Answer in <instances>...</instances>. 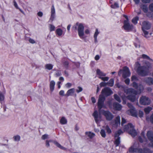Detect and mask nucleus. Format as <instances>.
<instances>
[{"label":"nucleus","instance_id":"ddd939ff","mask_svg":"<svg viewBox=\"0 0 153 153\" xmlns=\"http://www.w3.org/2000/svg\"><path fill=\"white\" fill-rule=\"evenodd\" d=\"M123 29L129 31L131 30L133 28V26L132 25H131L128 21H125L123 22Z\"/></svg>","mask_w":153,"mask_h":153},{"label":"nucleus","instance_id":"20e7f679","mask_svg":"<svg viewBox=\"0 0 153 153\" xmlns=\"http://www.w3.org/2000/svg\"><path fill=\"white\" fill-rule=\"evenodd\" d=\"M126 91L127 93L129 94L127 96L128 99L131 102L135 101L136 100V95L137 94V91L132 88L128 89Z\"/></svg>","mask_w":153,"mask_h":153},{"label":"nucleus","instance_id":"6e6d98bb","mask_svg":"<svg viewBox=\"0 0 153 153\" xmlns=\"http://www.w3.org/2000/svg\"><path fill=\"white\" fill-rule=\"evenodd\" d=\"M124 82L126 85H128L130 83V80L129 78H127L125 80Z\"/></svg>","mask_w":153,"mask_h":153},{"label":"nucleus","instance_id":"2f4dec72","mask_svg":"<svg viewBox=\"0 0 153 153\" xmlns=\"http://www.w3.org/2000/svg\"><path fill=\"white\" fill-rule=\"evenodd\" d=\"M45 68L48 70H51L52 69L53 65L51 64H47L45 66Z\"/></svg>","mask_w":153,"mask_h":153},{"label":"nucleus","instance_id":"0eeeda50","mask_svg":"<svg viewBox=\"0 0 153 153\" xmlns=\"http://www.w3.org/2000/svg\"><path fill=\"white\" fill-rule=\"evenodd\" d=\"M105 100V98L103 95H100L98 100L97 107L99 111L100 112L101 110V109L104 107V101Z\"/></svg>","mask_w":153,"mask_h":153},{"label":"nucleus","instance_id":"ea45409f","mask_svg":"<svg viewBox=\"0 0 153 153\" xmlns=\"http://www.w3.org/2000/svg\"><path fill=\"white\" fill-rule=\"evenodd\" d=\"M111 7L114 9H115L118 8L119 7L118 4L117 3H115L114 4H111Z\"/></svg>","mask_w":153,"mask_h":153},{"label":"nucleus","instance_id":"79ce46f5","mask_svg":"<svg viewBox=\"0 0 153 153\" xmlns=\"http://www.w3.org/2000/svg\"><path fill=\"white\" fill-rule=\"evenodd\" d=\"M105 129L107 133L108 134H109L111 133V130L108 126H106Z\"/></svg>","mask_w":153,"mask_h":153},{"label":"nucleus","instance_id":"774afa93","mask_svg":"<svg viewBox=\"0 0 153 153\" xmlns=\"http://www.w3.org/2000/svg\"><path fill=\"white\" fill-rule=\"evenodd\" d=\"M37 15L39 17H42L43 16V13L42 12L39 11L37 13Z\"/></svg>","mask_w":153,"mask_h":153},{"label":"nucleus","instance_id":"680f3d73","mask_svg":"<svg viewBox=\"0 0 153 153\" xmlns=\"http://www.w3.org/2000/svg\"><path fill=\"white\" fill-rule=\"evenodd\" d=\"M13 2L14 3V6L17 9H19V8L18 7V6L17 5V4L16 2V1H15V0H14Z\"/></svg>","mask_w":153,"mask_h":153},{"label":"nucleus","instance_id":"de8ad7c7","mask_svg":"<svg viewBox=\"0 0 153 153\" xmlns=\"http://www.w3.org/2000/svg\"><path fill=\"white\" fill-rule=\"evenodd\" d=\"M149 9L152 12H153V3L150 4L149 6Z\"/></svg>","mask_w":153,"mask_h":153},{"label":"nucleus","instance_id":"a878e982","mask_svg":"<svg viewBox=\"0 0 153 153\" xmlns=\"http://www.w3.org/2000/svg\"><path fill=\"white\" fill-rule=\"evenodd\" d=\"M60 123L62 125H64L67 124V119L65 117H62L60 121Z\"/></svg>","mask_w":153,"mask_h":153},{"label":"nucleus","instance_id":"58836bf2","mask_svg":"<svg viewBox=\"0 0 153 153\" xmlns=\"http://www.w3.org/2000/svg\"><path fill=\"white\" fill-rule=\"evenodd\" d=\"M98 78L101 79L103 81H108L109 79V77L108 76H106L105 77L100 76L98 77Z\"/></svg>","mask_w":153,"mask_h":153},{"label":"nucleus","instance_id":"f8f14e48","mask_svg":"<svg viewBox=\"0 0 153 153\" xmlns=\"http://www.w3.org/2000/svg\"><path fill=\"white\" fill-rule=\"evenodd\" d=\"M131 74L127 66L123 67V72L122 77L124 79L129 77Z\"/></svg>","mask_w":153,"mask_h":153},{"label":"nucleus","instance_id":"dca6fc26","mask_svg":"<svg viewBox=\"0 0 153 153\" xmlns=\"http://www.w3.org/2000/svg\"><path fill=\"white\" fill-rule=\"evenodd\" d=\"M144 82L148 85H153V78L150 77H146L144 79Z\"/></svg>","mask_w":153,"mask_h":153},{"label":"nucleus","instance_id":"6ab92c4d","mask_svg":"<svg viewBox=\"0 0 153 153\" xmlns=\"http://www.w3.org/2000/svg\"><path fill=\"white\" fill-rule=\"evenodd\" d=\"M129 111L131 116L135 117H137V114L135 108L130 109Z\"/></svg>","mask_w":153,"mask_h":153},{"label":"nucleus","instance_id":"412c9836","mask_svg":"<svg viewBox=\"0 0 153 153\" xmlns=\"http://www.w3.org/2000/svg\"><path fill=\"white\" fill-rule=\"evenodd\" d=\"M136 89L137 90V93L140 94L143 91L144 87L142 84H140L138 85V88Z\"/></svg>","mask_w":153,"mask_h":153},{"label":"nucleus","instance_id":"f3484780","mask_svg":"<svg viewBox=\"0 0 153 153\" xmlns=\"http://www.w3.org/2000/svg\"><path fill=\"white\" fill-rule=\"evenodd\" d=\"M113 106L114 109L115 110L120 111L122 109L121 105L117 102L114 103Z\"/></svg>","mask_w":153,"mask_h":153},{"label":"nucleus","instance_id":"473e14b6","mask_svg":"<svg viewBox=\"0 0 153 153\" xmlns=\"http://www.w3.org/2000/svg\"><path fill=\"white\" fill-rule=\"evenodd\" d=\"M141 8L144 12L146 13L148 11V9L146 5L143 4L141 6Z\"/></svg>","mask_w":153,"mask_h":153},{"label":"nucleus","instance_id":"b1692460","mask_svg":"<svg viewBox=\"0 0 153 153\" xmlns=\"http://www.w3.org/2000/svg\"><path fill=\"white\" fill-rule=\"evenodd\" d=\"M115 124L116 126H117L118 125L120 124V117L119 116H117L115 120Z\"/></svg>","mask_w":153,"mask_h":153},{"label":"nucleus","instance_id":"c03bdc74","mask_svg":"<svg viewBox=\"0 0 153 153\" xmlns=\"http://www.w3.org/2000/svg\"><path fill=\"white\" fill-rule=\"evenodd\" d=\"M138 79L137 77L135 75H133L131 77V80L132 81H137Z\"/></svg>","mask_w":153,"mask_h":153},{"label":"nucleus","instance_id":"a211bd4d","mask_svg":"<svg viewBox=\"0 0 153 153\" xmlns=\"http://www.w3.org/2000/svg\"><path fill=\"white\" fill-rule=\"evenodd\" d=\"M92 116L94 117V120L96 123H97L98 122V118L99 115L98 112L97 110H95L94 111L92 114Z\"/></svg>","mask_w":153,"mask_h":153},{"label":"nucleus","instance_id":"f257e3e1","mask_svg":"<svg viewBox=\"0 0 153 153\" xmlns=\"http://www.w3.org/2000/svg\"><path fill=\"white\" fill-rule=\"evenodd\" d=\"M151 67V64L149 62L146 66H138L137 70V72L138 74L142 76H147L149 72V69Z\"/></svg>","mask_w":153,"mask_h":153},{"label":"nucleus","instance_id":"c9c22d12","mask_svg":"<svg viewBox=\"0 0 153 153\" xmlns=\"http://www.w3.org/2000/svg\"><path fill=\"white\" fill-rule=\"evenodd\" d=\"M100 134L102 137H106V133L105 131L103 129H102L100 132Z\"/></svg>","mask_w":153,"mask_h":153},{"label":"nucleus","instance_id":"864d4df0","mask_svg":"<svg viewBox=\"0 0 153 153\" xmlns=\"http://www.w3.org/2000/svg\"><path fill=\"white\" fill-rule=\"evenodd\" d=\"M141 1L143 3L146 4L149 3L151 2V0H141Z\"/></svg>","mask_w":153,"mask_h":153},{"label":"nucleus","instance_id":"4c0bfd02","mask_svg":"<svg viewBox=\"0 0 153 153\" xmlns=\"http://www.w3.org/2000/svg\"><path fill=\"white\" fill-rule=\"evenodd\" d=\"M50 31V32H51L55 30V27L54 25L52 24H50L49 25Z\"/></svg>","mask_w":153,"mask_h":153},{"label":"nucleus","instance_id":"e433bc0d","mask_svg":"<svg viewBox=\"0 0 153 153\" xmlns=\"http://www.w3.org/2000/svg\"><path fill=\"white\" fill-rule=\"evenodd\" d=\"M142 57L144 59H146L150 61L152 60V59H151L149 56L145 54H142Z\"/></svg>","mask_w":153,"mask_h":153},{"label":"nucleus","instance_id":"9b49d317","mask_svg":"<svg viewBox=\"0 0 153 153\" xmlns=\"http://www.w3.org/2000/svg\"><path fill=\"white\" fill-rule=\"evenodd\" d=\"M146 136L148 139L150 141L149 143L150 146L153 148V132L151 131H148L146 133Z\"/></svg>","mask_w":153,"mask_h":153},{"label":"nucleus","instance_id":"c85d7f7f","mask_svg":"<svg viewBox=\"0 0 153 153\" xmlns=\"http://www.w3.org/2000/svg\"><path fill=\"white\" fill-rule=\"evenodd\" d=\"M53 143L57 147L60 148V149L63 150H65L66 149L65 147L62 146L56 141H54Z\"/></svg>","mask_w":153,"mask_h":153},{"label":"nucleus","instance_id":"5fc2aeb1","mask_svg":"<svg viewBox=\"0 0 153 153\" xmlns=\"http://www.w3.org/2000/svg\"><path fill=\"white\" fill-rule=\"evenodd\" d=\"M78 88L79 89H77L76 91L77 93H79L82 91V88L80 86H78Z\"/></svg>","mask_w":153,"mask_h":153},{"label":"nucleus","instance_id":"e2e57ef3","mask_svg":"<svg viewBox=\"0 0 153 153\" xmlns=\"http://www.w3.org/2000/svg\"><path fill=\"white\" fill-rule=\"evenodd\" d=\"M143 112L142 111H140L139 112V116L140 117H143Z\"/></svg>","mask_w":153,"mask_h":153},{"label":"nucleus","instance_id":"39448f33","mask_svg":"<svg viewBox=\"0 0 153 153\" xmlns=\"http://www.w3.org/2000/svg\"><path fill=\"white\" fill-rule=\"evenodd\" d=\"M125 130L128 131V133L131 135L133 137L137 135V133L134 129L133 125L131 123H129L127 125H125L124 127Z\"/></svg>","mask_w":153,"mask_h":153},{"label":"nucleus","instance_id":"0e129e2a","mask_svg":"<svg viewBox=\"0 0 153 153\" xmlns=\"http://www.w3.org/2000/svg\"><path fill=\"white\" fill-rule=\"evenodd\" d=\"M71 83L68 82L65 85V86L67 88H69L71 86Z\"/></svg>","mask_w":153,"mask_h":153},{"label":"nucleus","instance_id":"f03ea898","mask_svg":"<svg viewBox=\"0 0 153 153\" xmlns=\"http://www.w3.org/2000/svg\"><path fill=\"white\" fill-rule=\"evenodd\" d=\"M128 151L130 153H151V150L145 147L143 149L134 148V146H131L129 149Z\"/></svg>","mask_w":153,"mask_h":153},{"label":"nucleus","instance_id":"1a4fd4ad","mask_svg":"<svg viewBox=\"0 0 153 153\" xmlns=\"http://www.w3.org/2000/svg\"><path fill=\"white\" fill-rule=\"evenodd\" d=\"M100 112L102 113V114L105 116L107 120L111 121L114 118L113 115L108 111H105L103 109H102Z\"/></svg>","mask_w":153,"mask_h":153},{"label":"nucleus","instance_id":"bf43d9fd","mask_svg":"<svg viewBox=\"0 0 153 153\" xmlns=\"http://www.w3.org/2000/svg\"><path fill=\"white\" fill-rule=\"evenodd\" d=\"M29 42L32 44H34L35 43V41L33 39L30 38L29 39Z\"/></svg>","mask_w":153,"mask_h":153},{"label":"nucleus","instance_id":"a18cd8bd","mask_svg":"<svg viewBox=\"0 0 153 153\" xmlns=\"http://www.w3.org/2000/svg\"><path fill=\"white\" fill-rule=\"evenodd\" d=\"M41 138L42 140H45L48 138V135L46 134H44L42 135Z\"/></svg>","mask_w":153,"mask_h":153},{"label":"nucleus","instance_id":"aec40b11","mask_svg":"<svg viewBox=\"0 0 153 153\" xmlns=\"http://www.w3.org/2000/svg\"><path fill=\"white\" fill-rule=\"evenodd\" d=\"M55 82L53 80L51 81L50 82V88L51 91L53 92L54 88Z\"/></svg>","mask_w":153,"mask_h":153},{"label":"nucleus","instance_id":"7c9ffc66","mask_svg":"<svg viewBox=\"0 0 153 153\" xmlns=\"http://www.w3.org/2000/svg\"><path fill=\"white\" fill-rule=\"evenodd\" d=\"M139 17L136 16L132 20V22L134 25H136L137 23V21L139 20Z\"/></svg>","mask_w":153,"mask_h":153},{"label":"nucleus","instance_id":"052dcab7","mask_svg":"<svg viewBox=\"0 0 153 153\" xmlns=\"http://www.w3.org/2000/svg\"><path fill=\"white\" fill-rule=\"evenodd\" d=\"M123 16L126 19V20H124L123 22H125V21L127 22L129 21V19L128 16L126 15H123Z\"/></svg>","mask_w":153,"mask_h":153},{"label":"nucleus","instance_id":"c756f323","mask_svg":"<svg viewBox=\"0 0 153 153\" xmlns=\"http://www.w3.org/2000/svg\"><path fill=\"white\" fill-rule=\"evenodd\" d=\"M114 80L113 79H110V80L108 81V82L107 83V85L109 86L110 87H112L114 84Z\"/></svg>","mask_w":153,"mask_h":153},{"label":"nucleus","instance_id":"5701e85b","mask_svg":"<svg viewBox=\"0 0 153 153\" xmlns=\"http://www.w3.org/2000/svg\"><path fill=\"white\" fill-rule=\"evenodd\" d=\"M74 92V88H71L68 90L67 91L65 95L69 96L71 95L72 94H73Z\"/></svg>","mask_w":153,"mask_h":153},{"label":"nucleus","instance_id":"603ef678","mask_svg":"<svg viewBox=\"0 0 153 153\" xmlns=\"http://www.w3.org/2000/svg\"><path fill=\"white\" fill-rule=\"evenodd\" d=\"M99 33V32L98 31V29L96 28V29L94 35V37H97L98 34Z\"/></svg>","mask_w":153,"mask_h":153},{"label":"nucleus","instance_id":"72a5a7b5","mask_svg":"<svg viewBox=\"0 0 153 153\" xmlns=\"http://www.w3.org/2000/svg\"><path fill=\"white\" fill-rule=\"evenodd\" d=\"M62 64L65 68L68 69L69 67V63L67 61H65L62 62Z\"/></svg>","mask_w":153,"mask_h":153},{"label":"nucleus","instance_id":"423d86ee","mask_svg":"<svg viewBox=\"0 0 153 153\" xmlns=\"http://www.w3.org/2000/svg\"><path fill=\"white\" fill-rule=\"evenodd\" d=\"M123 133V131L120 129L116 131L114 134L115 141L114 143L116 147L119 146L120 143V136Z\"/></svg>","mask_w":153,"mask_h":153},{"label":"nucleus","instance_id":"69168bd1","mask_svg":"<svg viewBox=\"0 0 153 153\" xmlns=\"http://www.w3.org/2000/svg\"><path fill=\"white\" fill-rule=\"evenodd\" d=\"M49 142H51V141L50 140V141L47 140L46 141V146L47 147L50 146Z\"/></svg>","mask_w":153,"mask_h":153},{"label":"nucleus","instance_id":"f704fd0d","mask_svg":"<svg viewBox=\"0 0 153 153\" xmlns=\"http://www.w3.org/2000/svg\"><path fill=\"white\" fill-rule=\"evenodd\" d=\"M114 97L115 99L119 102H120L121 100L120 97L116 94H114Z\"/></svg>","mask_w":153,"mask_h":153},{"label":"nucleus","instance_id":"393cba45","mask_svg":"<svg viewBox=\"0 0 153 153\" xmlns=\"http://www.w3.org/2000/svg\"><path fill=\"white\" fill-rule=\"evenodd\" d=\"M56 35L59 36H60L62 34L63 31L60 28H57L56 30Z\"/></svg>","mask_w":153,"mask_h":153},{"label":"nucleus","instance_id":"cd10ccee","mask_svg":"<svg viewBox=\"0 0 153 153\" xmlns=\"http://www.w3.org/2000/svg\"><path fill=\"white\" fill-rule=\"evenodd\" d=\"M85 134L86 135H88V136L91 139L93 138L95 136V134L94 133H91L90 131H86Z\"/></svg>","mask_w":153,"mask_h":153},{"label":"nucleus","instance_id":"13d9d810","mask_svg":"<svg viewBox=\"0 0 153 153\" xmlns=\"http://www.w3.org/2000/svg\"><path fill=\"white\" fill-rule=\"evenodd\" d=\"M127 105L128 107L130 108V109L134 108L133 106L130 103H128Z\"/></svg>","mask_w":153,"mask_h":153},{"label":"nucleus","instance_id":"bb28decb","mask_svg":"<svg viewBox=\"0 0 153 153\" xmlns=\"http://www.w3.org/2000/svg\"><path fill=\"white\" fill-rule=\"evenodd\" d=\"M152 109V107L148 106L144 109V111L146 114H148Z\"/></svg>","mask_w":153,"mask_h":153},{"label":"nucleus","instance_id":"49530a36","mask_svg":"<svg viewBox=\"0 0 153 153\" xmlns=\"http://www.w3.org/2000/svg\"><path fill=\"white\" fill-rule=\"evenodd\" d=\"M107 83L104 82H102L100 84V85L101 87L105 86L107 85Z\"/></svg>","mask_w":153,"mask_h":153},{"label":"nucleus","instance_id":"7ed1b4c3","mask_svg":"<svg viewBox=\"0 0 153 153\" xmlns=\"http://www.w3.org/2000/svg\"><path fill=\"white\" fill-rule=\"evenodd\" d=\"M73 28H74L75 30L77 29L79 36L81 39L83 38L82 37L84 35V27L83 24L77 22L76 23V25L73 27Z\"/></svg>","mask_w":153,"mask_h":153},{"label":"nucleus","instance_id":"4468645a","mask_svg":"<svg viewBox=\"0 0 153 153\" xmlns=\"http://www.w3.org/2000/svg\"><path fill=\"white\" fill-rule=\"evenodd\" d=\"M51 14L49 20L51 22H52L54 19L55 14V9L53 5L51 6Z\"/></svg>","mask_w":153,"mask_h":153},{"label":"nucleus","instance_id":"4d7b16f0","mask_svg":"<svg viewBox=\"0 0 153 153\" xmlns=\"http://www.w3.org/2000/svg\"><path fill=\"white\" fill-rule=\"evenodd\" d=\"M126 123V120L123 118H122L121 125L123 126L124 124Z\"/></svg>","mask_w":153,"mask_h":153},{"label":"nucleus","instance_id":"3c124183","mask_svg":"<svg viewBox=\"0 0 153 153\" xmlns=\"http://www.w3.org/2000/svg\"><path fill=\"white\" fill-rule=\"evenodd\" d=\"M56 77H58L62 75V73L60 71H56Z\"/></svg>","mask_w":153,"mask_h":153},{"label":"nucleus","instance_id":"4be33fe9","mask_svg":"<svg viewBox=\"0 0 153 153\" xmlns=\"http://www.w3.org/2000/svg\"><path fill=\"white\" fill-rule=\"evenodd\" d=\"M96 73L99 76V77H102V76H105L106 75V74L105 73H104L102 72L99 69H97V70Z\"/></svg>","mask_w":153,"mask_h":153},{"label":"nucleus","instance_id":"338daca9","mask_svg":"<svg viewBox=\"0 0 153 153\" xmlns=\"http://www.w3.org/2000/svg\"><path fill=\"white\" fill-rule=\"evenodd\" d=\"M64 91L63 90H61L59 92V94L61 96H63L64 95Z\"/></svg>","mask_w":153,"mask_h":153},{"label":"nucleus","instance_id":"8fccbe9b","mask_svg":"<svg viewBox=\"0 0 153 153\" xmlns=\"http://www.w3.org/2000/svg\"><path fill=\"white\" fill-rule=\"evenodd\" d=\"M149 119L150 122L153 124V113L151 115Z\"/></svg>","mask_w":153,"mask_h":153},{"label":"nucleus","instance_id":"6e6552de","mask_svg":"<svg viewBox=\"0 0 153 153\" xmlns=\"http://www.w3.org/2000/svg\"><path fill=\"white\" fill-rule=\"evenodd\" d=\"M151 100L148 97L146 96H142L140 98L139 102L141 105H148L151 103Z\"/></svg>","mask_w":153,"mask_h":153},{"label":"nucleus","instance_id":"9d476101","mask_svg":"<svg viewBox=\"0 0 153 153\" xmlns=\"http://www.w3.org/2000/svg\"><path fill=\"white\" fill-rule=\"evenodd\" d=\"M113 93L112 91L109 87H105L103 89L101 92L100 95H103L105 97H108Z\"/></svg>","mask_w":153,"mask_h":153},{"label":"nucleus","instance_id":"37998d69","mask_svg":"<svg viewBox=\"0 0 153 153\" xmlns=\"http://www.w3.org/2000/svg\"><path fill=\"white\" fill-rule=\"evenodd\" d=\"M13 138L15 141H19L20 140V137L19 135H17L14 136Z\"/></svg>","mask_w":153,"mask_h":153},{"label":"nucleus","instance_id":"a19ab883","mask_svg":"<svg viewBox=\"0 0 153 153\" xmlns=\"http://www.w3.org/2000/svg\"><path fill=\"white\" fill-rule=\"evenodd\" d=\"M138 84L135 82H133L132 84V86L135 89L138 88Z\"/></svg>","mask_w":153,"mask_h":153},{"label":"nucleus","instance_id":"2eb2a0df","mask_svg":"<svg viewBox=\"0 0 153 153\" xmlns=\"http://www.w3.org/2000/svg\"><path fill=\"white\" fill-rule=\"evenodd\" d=\"M143 27L146 30L149 29L151 27V24L148 21H145L143 23Z\"/></svg>","mask_w":153,"mask_h":153},{"label":"nucleus","instance_id":"09e8293b","mask_svg":"<svg viewBox=\"0 0 153 153\" xmlns=\"http://www.w3.org/2000/svg\"><path fill=\"white\" fill-rule=\"evenodd\" d=\"M142 30L143 31V33L145 35L144 36L146 37L147 38V35L149 34L148 32L147 31H146L144 30L143 29V28H142Z\"/></svg>","mask_w":153,"mask_h":153}]
</instances>
